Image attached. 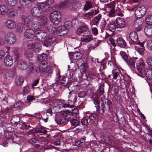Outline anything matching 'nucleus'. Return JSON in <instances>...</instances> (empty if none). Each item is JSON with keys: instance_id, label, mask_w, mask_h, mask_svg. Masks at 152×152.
<instances>
[{"instance_id": "1", "label": "nucleus", "mask_w": 152, "mask_h": 152, "mask_svg": "<svg viewBox=\"0 0 152 152\" xmlns=\"http://www.w3.org/2000/svg\"><path fill=\"white\" fill-rule=\"evenodd\" d=\"M136 67L138 75L142 77L143 75H145L148 79H152V69L148 67L143 58H140L137 61Z\"/></svg>"}, {"instance_id": "2", "label": "nucleus", "mask_w": 152, "mask_h": 152, "mask_svg": "<svg viewBox=\"0 0 152 152\" xmlns=\"http://www.w3.org/2000/svg\"><path fill=\"white\" fill-rule=\"evenodd\" d=\"M54 3V0H46L45 1L37 3V6L40 10L44 12H48L50 9V5Z\"/></svg>"}, {"instance_id": "3", "label": "nucleus", "mask_w": 152, "mask_h": 152, "mask_svg": "<svg viewBox=\"0 0 152 152\" xmlns=\"http://www.w3.org/2000/svg\"><path fill=\"white\" fill-rule=\"evenodd\" d=\"M50 17L51 22L55 24L58 23L60 21L61 15L58 11H55L52 12Z\"/></svg>"}, {"instance_id": "4", "label": "nucleus", "mask_w": 152, "mask_h": 152, "mask_svg": "<svg viewBox=\"0 0 152 152\" xmlns=\"http://www.w3.org/2000/svg\"><path fill=\"white\" fill-rule=\"evenodd\" d=\"M146 9L144 6H139L136 8L135 10V14L138 18H141L146 13Z\"/></svg>"}, {"instance_id": "5", "label": "nucleus", "mask_w": 152, "mask_h": 152, "mask_svg": "<svg viewBox=\"0 0 152 152\" xmlns=\"http://www.w3.org/2000/svg\"><path fill=\"white\" fill-rule=\"evenodd\" d=\"M101 110L103 113H107L110 110V106L108 103V100L104 97H102L101 99Z\"/></svg>"}, {"instance_id": "6", "label": "nucleus", "mask_w": 152, "mask_h": 152, "mask_svg": "<svg viewBox=\"0 0 152 152\" xmlns=\"http://www.w3.org/2000/svg\"><path fill=\"white\" fill-rule=\"evenodd\" d=\"M28 48L31 49L35 53H38L42 48V45L38 43H30L27 45Z\"/></svg>"}, {"instance_id": "7", "label": "nucleus", "mask_w": 152, "mask_h": 152, "mask_svg": "<svg viewBox=\"0 0 152 152\" xmlns=\"http://www.w3.org/2000/svg\"><path fill=\"white\" fill-rule=\"evenodd\" d=\"M142 20L139 19H137L134 21L133 27L136 31H140L142 29Z\"/></svg>"}, {"instance_id": "8", "label": "nucleus", "mask_w": 152, "mask_h": 152, "mask_svg": "<svg viewBox=\"0 0 152 152\" xmlns=\"http://www.w3.org/2000/svg\"><path fill=\"white\" fill-rule=\"evenodd\" d=\"M17 66L19 69L22 70H24L27 68L29 69V73H31L33 69V66L31 64H30L28 67L27 68L26 62L22 61H19Z\"/></svg>"}, {"instance_id": "9", "label": "nucleus", "mask_w": 152, "mask_h": 152, "mask_svg": "<svg viewBox=\"0 0 152 152\" xmlns=\"http://www.w3.org/2000/svg\"><path fill=\"white\" fill-rule=\"evenodd\" d=\"M32 18L29 15H22L20 18V20L24 22V25L27 26H28L32 20Z\"/></svg>"}, {"instance_id": "10", "label": "nucleus", "mask_w": 152, "mask_h": 152, "mask_svg": "<svg viewBox=\"0 0 152 152\" xmlns=\"http://www.w3.org/2000/svg\"><path fill=\"white\" fill-rule=\"evenodd\" d=\"M31 13L34 17H40L42 14V11L38 7L32 9L31 10Z\"/></svg>"}, {"instance_id": "11", "label": "nucleus", "mask_w": 152, "mask_h": 152, "mask_svg": "<svg viewBox=\"0 0 152 152\" xmlns=\"http://www.w3.org/2000/svg\"><path fill=\"white\" fill-rule=\"evenodd\" d=\"M63 26H59L57 28V34L58 35L62 36L66 34L68 31Z\"/></svg>"}, {"instance_id": "12", "label": "nucleus", "mask_w": 152, "mask_h": 152, "mask_svg": "<svg viewBox=\"0 0 152 152\" xmlns=\"http://www.w3.org/2000/svg\"><path fill=\"white\" fill-rule=\"evenodd\" d=\"M86 32H89V29L87 25L82 26L79 27L76 31L77 34L80 35L82 33Z\"/></svg>"}, {"instance_id": "13", "label": "nucleus", "mask_w": 152, "mask_h": 152, "mask_svg": "<svg viewBox=\"0 0 152 152\" xmlns=\"http://www.w3.org/2000/svg\"><path fill=\"white\" fill-rule=\"evenodd\" d=\"M107 12L109 13V14L112 15L113 14L115 11V5L113 2L108 4L106 8Z\"/></svg>"}, {"instance_id": "14", "label": "nucleus", "mask_w": 152, "mask_h": 152, "mask_svg": "<svg viewBox=\"0 0 152 152\" xmlns=\"http://www.w3.org/2000/svg\"><path fill=\"white\" fill-rule=\"evenodd\" d=\"M47 55L45 53H43L37 56L38 60L41 62L42 64H46L47 62Z\"/></svg>"}, {"instance_id": "15", "label": "nucleus", "mask_w": 152, "mask_h": 152, "mask_svg": "<svg viewBox=\"0 0 152 152\" xmlns=\"http://www.w3.org/2000/svg\"><path fill=\"white\" fill-rule=\"evenodd\" d=\"M4 63L6 66H11L13 63L12 58L11 56L9 55L6 56L4 58Z\"/></svg>"}, {"instance_id": "16", "label": "nucleus", "mask_w": 152, "mask_h": 152, "mask_svg": "<svg viewBox=\"0 0 152 152\" xmlns=\"http://www.w3.org/2000/svg\"><path fill=\"white\" fill-rule=\"evenodd\" d=\"M5 24L7 28H14L16 26V23L12 20L9 19L5 22Z\"/></svg>"}, {"instance_id": "17", "label": "nucleus", "mask_w": 152, "mask_h": 152, "mask_svg": "<svg viewBox=\"0 0 152 152\" xmlns=\"http://www.w3.org/2000/svg\"><path fill=\"white\" fill-rule=\"evenodd\" d=\"M107 26L109 30L113 32H114L115 30L116 26L114 22L112 21H109L108 23H107Z\"/></svg>"}, {"instance_id": "18", "label": "nucleus", "mask_w": 152, "mask_h": 152, "mask_svg": "<svg viewBox=\"0 0 152 152\" xmlns=\"http://www.w3.org/2000/svg\"><path fill=\"white\" fill-rule=\"evenodd\" d=\"M34 35L35 32L34 31L31 29H27L24 34L25 37L27 38H31L33 37Z\"/></svg>"}, {"instance_id": "19", "label": "nucleus", "mask_w": 152, "mask_h": 152, "mask_svg": "<svg viewBox=\"0 0 152 152\" xmlns=\"http://www.w3.org/2000/svg\"><path fill=\"white\" fill-rule=\"evenodd\" d=\"M47 65L46 64H42L39 67H37L35 69V72L37 73H42L45 71Z\"/></svg>"}, {"instance_id": "20", "label": "nucleus", "mask_w": 152, "mask_h": 152, "mask_svg": "<svg viewBox=\"0 0 152 152\" xmlns=\"http://www.w3.org/2000/svg\"><path fill=\"white\" fill-rule=\"evenodd\" d=\"M31 26L34 29L35 31L37 33L40 30L41 24L38 22H33L31 23Z\"/></svg>"}, {"instance_id": "21", "label": "nucleus", "mask_w": 152, "mask_h": 152, "mask_svg": "<svg viewBox=\"0 0 152 152\" xmlns=\"http://www.w3.org/2000/svg\"><path fill=\"white\" fill-rule=\"evenodd\" d=\"M17 14V11L13 9H8V12L6 15L9 17L10 18H14Z\"/></svg>"}, {"instance_id": "22", "label": "nucleus", "mask_w": 152, "mask_h": 152, "mask_svg": "<svg viewBox=\"0 0 152 152\" xmlns=\"http://www.w3.org/2000/svg\"><path fill=\"white\" fill-rule=\"evenodd\" d=\"M8 7L4 4L0 5V14L2 15H6L8 12Z\"/></svg>"}, {"instance_id": "23", "label": "nucleus", "mask_w": 152, "mask_h": 152, "mask_svg": "<svg viewBox=\"0 0 152 152\" xmlns=\"http://www.w3.org/2000/svg\"><path fill=\"white\" fill-rule=\"evenodd\" d=\"M86 137H84L81 139L80 140L77 141L73 142L74 145L79 147L83 145L85 142Z\"/></svg>"}, {"instance_id": "24", "label": "nucleus", "mask_w": 152, "mask_h": 152, "mask_svg": "<svg viewBox=\"0 0 152 152\" xmlns=\"http://www.w3.org/2000/svg\"><path fill=\"white\" fill-rule=\"evenodd\" d=\"M75 66V64L73 62L71 63V65H69L68 66V70L69 71L70 76L72 74V76L73 75H75L76 73V70L75 68H73L72 67V66Z\"/></svg>"}, {"instance_id": "25", "label": "nucleus", "mask_w": 152, "mask_h": 152, "mask_svg": "<svg viewBox=\"0 0 152 152\" xmlns=\"http://www.w3.org/2000/svg\"><path fill=\"white\" fill-rule=\"evenodd\" d=\"M116 22L117 24L121 27H124L125 25V21L123 18L120 17L117 18L116 20Z\"/></svg>"}, {"instance_id": "26", "label": "nucleus", "mask_w": 152, "mask_h": 152, "mask_svg": "<svg viewBox=\"0 0 152 152\" xmlns=\"http://www.w3.org/2000/svg\"><path fill=\"white\" fill-rule=\"evenodd\" d=\"M46 130L44 128L40 125L37 126L35 129V132L39 133L45 134L46 132Z\"/></svg>"}, {"instance_id": "27", "label": "nucleus", "mask_w": 152, "mask_h": 152, "mask_svg": "<svg viewBox=\"0 0 152 152\" xmlns=\"http://www.w3.org/2000/svg\"><path fill=\"white\" fill-rule=\"evenodd\" d=\"M19 5L18 8L19 10H22L27 6L26 4V1L25 0H19Z\"/></svg>"}, {"instance_id": "28", "label": "nucleus", "mask_w": 152, "mask_h": 152, "mask_svg": "<svg viewBox=\"0 0 152 152\" xmlns=\"http://www.w3.org/2000/svg\"><path fill=\"white\" fill-rule=\"evenodd\" d=\"M118 45L122 48H124L126 46V42L123 39H117V40Z\"/></svg>"}, {"instance_id": "29", "label": "nucleus", "mask_w": 152, "mask_h": 152, "mask_svg": "<svg viewBox=\"0 0 152 152\" xmlns=\"http://www.w3.org/2000/svg\"><path fill=\"white\" fill-rule=\"evenodd\" d=\"M126 62L131 68H135V62L133 59L129 58L128 59Z\"/></svg>"}, {"instance_id": "30", "label": "nucleus", "mask_w": 152, "mask_h": 152, "mask_svg": "<svg viewBox=\"0 0 152 152\" xmlns=\"http://www.w3.org/2000/svg\"><path fill=\"white\" fill-rule=\"evenodd\" d=\"M5 2L8 5L13 7L16 4L17 1L16 0H5Z\"/></svg>"}, {"instance_id": "31", "label": "nucleus", "mask_w": 152, "mask_h": 152, "mask_svg": "<svg viewBox=\"0 0 152 152\" xmlns=\"http://www.w3.org/2000/svg\"><path fill=\"white\" fill-rule=\"evenodd\" d=\"M146 61L148 67L151 69H152V57L149 56L147 57L146 59Z\"/></svg>"}, {"instance_id": "32", "label": "nucleus", "mask_w": 152, "mask_h": 152, "mask_svg": "<svg viewBox=\"0 0 152 152\" xmlns=\"http://www.w3.org/2000/svg\"><path fill=\"white\" fill-rule=\"evenodd\" d=\"M63 26L66 28V29H67L68 31L72 27V23L69 21H66L64 23Z\"/></svg>"}, {"instance_id": "33", "label": "nucleus", "mask_w": 152, "mask_h": 152, "mask_svg": "<svg viewBox=\"0 0 152 152\" xmlns=\"http://www.w3.org/2000/svg\"><path fill=\"white\" fill-rule=\"evenodd\" d=\"M145 31L148 37L152 36V27H146L145 28Z\"/></svg>"}, {"instance_id": "34", "label": "nucleus", "mask_w": 152, "mask_h": 152, "mask_svg": "<svg viewBox=\"0 0 152 152\" xmlns=\"http://www.w3.org/2000/svg\"><path fill=\"white\" fill-rule=\"evenodd\" d=\"M23 78L20 77H17L15 80V83L17 85H21L23 83Z\"/></svg>"}, {"instance_id": "35", "label": "nucleus", "mask_w": 152, "mask_h": 152, "mask_svg": "<svg viewBox=\"0 0 152 152\" xmlns=\"http://www.w3.org/2000/svg\"><path fill=\"white\" fill-rule=\"evenodd\" d=\"M92 7L93 5L92 3L88 1H87L86 2V4L84 6L83 10H85L87 11Z\"/></svg>"}, {"instance_id": "36", "label": "nucleus", "mask_w": 152, "mask_h": 152, "mask_svg": "<svg viewBox=\"0 0 152 152\" xmlns=\"http://www.w3.org/2000/svg\"><path fill=\"white\" fill-rule=\"evenodd\" d=\"M70 3L68 1H65L64 2H61L60 4V6L61 7L64 8L69 7Z\"/></svg>"}, {"instance_id": "37", "label": "nucleus", "mask_w": 152, "mask_h": 152, "mask_svg": "<svg viewBox=\"0 0 152 152\" xmlns=\"http://www.w3.org/2000/svg\"><path fill=\"white\" fill-rule=\"evenodd\" d=\"M132 41L135 44L139 45L142 47L143 46V45L145 42H141L138 40V39H131Z\"/></svg>"}, {"instance_id": "38", "label": "nucleus", "mask_w": 152, "mask_h": 152, "mask_svg": "<svg viewBox=\"0 0 152 152\" xmlns=\"http://www.w3.org/2000/svg\"><path fill=\"white\" fill-rule=\"evenodd\" d=\"M71 124L73 128H75L78 126L79 124L78 121L76 119H74L70 121Z\"/></svg>"}, {"instance_id": "39", "label": "nucleus", "mask_w": 152, "mask_h": 152, "mask_svg": "<svg viewBox=\"0 0 152 152\" xmlns=\"http://www.w3.org/2000/svg\"><path fill=\"white\" fill-rule=\"evenodd\" d=\"M39 23L42 25H45L47 22V18L45 16H42L40 18L39 20Z\"/></svg>"}, {"instance_id": "40", "label": "nucleus", "mask_w": 152, "mask_h": 152, "mask_svg": "<svg viewBox=\"0 0 152 152\" xmlns=\"http://www.w3.org/2000/svg\"><path fill=\"white\" fill-rule=\"evenodd\" d=\"M94 15V12L91 11L88 12L87 13H85L83 14V17L89 19L91 18Z\"/></svg>"}, {"instance_id": "41", "label": "nucleus", "mask_w": 152, "mask_h": 152, "mask_svg": "<svg viewBox=\"0 0 152 152\" xmlns=\"http://www.w3.org/2000/svg\"><path fill=\"white\" fill-rule=\"evenodd\" d=\"M89 121V119L88 118V115H87L86 117L85 116L82 119L81 123L83 125H86L88 124Z\"/></svg>"}, {"instance_id": "42", "label": "nucleus", "mask_w": 152, "mask_h": 152, "mask_svg": "<svg viewBox=\"0 0 152 152\" xmlns=\"http://www.w3.org/2000/svg\"><path fill=\"white\" fill-rule=\"evenodd\" d=\"M15 107L20 108L24 106V104L20 101L16 102L14 104Z\"/></svg>"}, {"instance_id": "43", "label": "nucleus", "mask_w": 152, "mask_h": 152, "mask_svg": "<svg viewBox=\"0 0 152 152\" xmlns=\"http://www.w3.org/2000/svg\"><path fill=\"white\" fill-rule=\"evenodd\" d=\"M146 22L147 24L152 25V16L149 15L145 19Z\"/></svg>"}, {"instance_id": "44", "label": "nucleus", "mask_w": 152, "mask_h": 152, "mask_svg": "<svg viewBox=\"0 0 152 152\" xmlns=\"http://www.w3.org/2000/svg\"><path fill=\"white\" fill-rule=\"evenodd\" d=\"M29 142L31 144L36 145L39 143V141L35 138H32L29 140Z\"/></svg>"}, {"instance_id": "45", "label": "nucleus", "mask_w": 152, "mask_h": 152, "mask_svg": "<svg viewBox=\"0 0 152 152\" xmlns=\"http://www.w3.org/2000/svg\"><path fill=\"white\" fill-rule=\"evenodd\" d=\"M98 91L99 93V95L101 96L102 95L104 92V86L102 85L100 86H99Z\"/></svg>"}, {"instance_id": "46", "label": "nucleus", "mask_w": 152, "mask_h": 152, "mask_svg": "<svg viewBox=\"0 0 152 152\" xmlns=\"http://www.w3.org/2000/svg\"><path fill=\"white\" fill-rule=\"evenodd\" d=\"M130 38H138L137 33L135 31L131 32L129 34Z\"/></svg>"}, {"instance_id": "47", "label": "nucleus", "mask_w": 152, "mask_h": 152, "mask_svg": "<svg viewBox=\"0 0 152 152\" xmlns=\"http://www.w3.org/2000/svg\"><path fill=\"white\" fill-rule=\"evenodd\" d=\"M23 25L21 23H19L17 24V31L20 32L22 31L23 29Z\"/></svg>"}, {"instance_id": "48", "label": "nucleus", "mask_w": 152, "mask_h": 152, "mask_svg": "<svg viewBox=\"0 0 152 152\" xmlns=\"http://www.w3.org/2000/svg\"><path fill=\"white\" fill-rule=\"evenodd\" d=\"M97 117V115L95 113H93L92 114L88 115V118L89 119V122H90V120H94L96 119Z\"/></svg>"}, {"instance_id": "49", "label": "nucleus", "mask_w": 152, "mask_h": 152, "mask_svg": "<svg viewBox=\"0 0 152 152\" xmlns=\"http://www.w3.org/2000/svg\"><path fill=\"white\" fill-rule=\"evenodd\" d=\"M147 47L148 49L152 50V40H148L147 42Z\"/></svg>"}, {"instance_id": "50", "label": "nucleus", "mask_w": 152, "mask_h": 152, "mask_svg": "<svg viewBox=\"0 0 152 152\" xmlns=\"http://www.w3.org/2000/svg\"><path fill=\"white\" fill-rule=\"evenodd\" d=\"M38 34H39L41 35L42 38H45L46 37L47 34L46 32L40 30L37 33Z\"/></svg>"}, {"instance_id": "51", "label": "nucleus", "mask_w": 152, "mask_h": 152, "mask_svg": "<svg viewBox=\"0 0 152 152\" xmlns=\"http://www.w3.org/2000/svg\"><path fill=\"white\" fill-rule=\"evenodd\" d=\"M29 91V88L28 86H25L23 88V94H28Z\"/></svg>"}, {"instance_id": "52", "label": "nucleus", "mask_w": 152, "mask_h": 152, "mask_svg": "<svg viewBox=\"0 0 152 152\" xmlns=\"http://www.w3.org/2000/svg\"><path fill=\"white\" fill-rule=\"evenodd\" d=\"M45 42L42 43V44L46 47H48L50 45V39H45Z\"/></svg>"}, {"instance_id": "53", "label": "nucleus", "mask_w": 152, "mask_h": 152, "mask_svg": "<svg viewBox=\"0 0 152 152\" xmlns=\"http://www.w3.org/2000/svg\"><path fill=\"white\" fill-rule=\"evenodd\" d=\"M48 28L50 32L53 33H54L56 30L55 27H53L52 25H50L49 26Z\"/></svg>"}, {"instance_id": "54", "label": "nucleus", "mask_w": 152, "mask_h": 152, "mask_svg": "<svg viewBox=\"0 0 152 152\" xmlns=\"http://www.w3.org/2000/svg\"><path fill=\"white\" fill-rule=\"evenodd\" d=\"M102 15L99 14L96 16L94 19V21L96 23H98L101 18Z\"/></svg>"}, {"instance_id": "55", "label": "nucleus", "mask_w": 152, "mask_h": 152, "mask_svg": "<svg viewBox=\"0 0 152 152\" xmlns=\"http://www.w3.org/2000/svg\"><path fill=\"white\" fill-rule=\"evenodd\" d=\"M6 41L8 44H12L15 42V39H6Z\"/></svg>"}, {"instance_id": "56", "label": "nucleus", "mask_w": 152, "mask_h": 152, "mask_svg": "<svg viewBox=\"0 0 152 152\" xmlns=\"http://www.w3.org/2000/svg\"><path fill=\"white\" fill-rule=\"evenodd\" d=\"M136 49L138 52L141 55H142L143 54L145 50L144 47L139 48L137 50V49Z\"/></svg>"}, {"instance_id": "57", "label": "nucleus", "mask_w": 152, "mask_h": 152, "mask_svg": "<svg viewBox=\"0 0 152 152\" xmlns=\"http://www.w3.org/2000/svg\"><path fill=\"white\" fill-rule=\"evenodd\" d=\"M45 71L46 73L48 75H50L52 73L51 68L49 67H48L47 66L46 67Z\"/></svg>"}, {"instance_id": "58", "label": "nucleus", "mask_w": 152, "mask_h": 152, "mask_svg": "<svg viewBox=\"0 0 152 152\" xmlns=\"http://www.w3.org/2000/svg\"><path fill=\"white\" fill-rule=\"evenodd\" d=\"M6 38H14L15 37L14 34L12 32L9 33L5 35Z\"/></svg>"}, {"instance_id": "59", "label": "nucleus", "mask_w": 152, "mask_h": 152, "mask_svg": "<svg viewBox=\"0 0 152 152\" xmlns=\"http://www.w3.org/2000/svg\"><path fill=\"white\" fill-rule=\"evenodd\" d=\"M10 77V73L6 72L4 75L3 76V78L4 80H9Z\"/></svg>"}, {"instance_id": "60", "label": "nucleus", "mask_w": 152, "mask_h": 152, "mask_svg": "<svg viewBox=\"0 0 152 152\" xmlns=\"http://www.w3.org/2000/svg\"><path fill=\"white\" fill-rule=\"evenodd\" d=\"M13 56L15 60L19 57V55L18 51H16L14 52Z\"/></svg>"}, {"instance_id": "61", "label": "nucleus", "mask_w": 152, "mask_h": 152, "mask_svg": "<svg viewBox=\"0 0 152 152\" xmlns=\"http://www.w3.org/2000/svg\"><path fill=\"white\" fill-rule=\"evenodd\" d=\"M120 54L124 59H126L127 58V55L124 52L121 51L120 52Z\"/></svg>"}, {"instance_id": "62", "label": "nucleus", "mask_w": 152, "mask_h": 152, "mask_svg": "<svg viewBox=\"0 0 152 152\" xmlns=\"http://www.w3.org/2000/svg\"><path fill=\"white\" fill-rule=\"evenodd\" d=\"M93 41L94 42L93 43H94V44L96 46H98V44L100 42V40H99L98 39H94Z\"/></svg>"}, {"instance_id": "63", "label": "nucleus", "mask_w": 152, "mask_h": 152, "mask_svg": "<svg viewBox=\"0 0 152 152\" xmlns=\"http://www.w3.org/2000/svg\"><path fill=\"white\" fill-rule=\"evenodd\" d=\"M109 21V20L108 19L106 22V21L104 20H102L101 24V27L103 28H104L105 27L106 24L108 23Z\"/></svg>"}, {"instance_id": "64", "label": "nucleus", "mask_w": 152, "mask_h": 152, "mask_svg": "<svg viewBox=\"0 0 152 152\" xmlns=\"http://www.w3.org/2000/svg\"><path fill=\"white\" fill-rule=\"evenodd\" d=\"M85 96V93L84 91H80L78 94V96L79 97L83 98Z\"/></svg>"}]
</instances>
